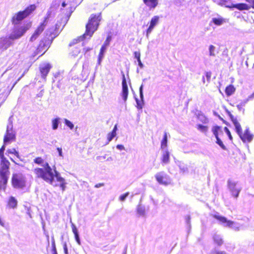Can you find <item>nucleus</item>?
<instances>
[{
  "label": "nucleus",
  "mask_w": 254,
  "mask_h": 254,
  "mask_svg": "<svg viewBox=\"0 0 254 254\" xmlns=\"http://www.w3.org/2000/svg\"><path fill=\"white\" fill-rule=\"evenodd\" d=\"M44 168H36L33 170V172L37 178H41L46 182L54 187H58V184H54L55 174L52 168L48 163L43 165Z\"/></svg>",
  "instance_id": "f257e3e1"
},
{
  "label": "nucleus",
  "mask_w": 254,
  "mask_h": 254,
  "mask_svg": "<svg viewBox=\"0 0 254 254\" xmlns=\"http://www.w3.org/2000/svg\"><path fill=\"white\" fill-rule=\"evenodd\" d=\"M101 19V13L91 14L86 25L85 33L78 38V40L82 41L84 39L86 38L87 36H89L88 39H90L94 32L97 30Z\"/></svg>",
  "instance_id": "f03ea898"
},
{
  "label": "nucleus",
  "mask_w": 254,
  "mask_h": 254,
  "mask_svg": "<svg viewBox=\"0 0 254 254\" xmlns=\"http://www.w3.org/2000/svg\"><path fill=\"white\" fill-rule=\"evenodd\" d=\"M67 19L66 17L61 18V21H58L56 24L55 28H51L47 30L45 32L46 38L49 41H52L60 33V30L62 27L63 28L66 23Z\"/></svg>",
  "instance_id": "7ed1b4c3"
},
{
  "label": "nucleus",
  "mask_w": 254,
  "mask_h": 254,
  "mask_svg": "<svg viewBox=\"0 0 254 254\" xmlns=\"http://www.w3.org/2000/svg\"><path fill=\"white\" fill-rule=\"evenodd\" d=\"M35 9L36 6L34 4H32L28 6L24 10L18 12L13 16L12 24L14 25L18 24L21 21L30 15Z\"/></svg>",
  "instance_id": "20e7f679"
},
{
  "label": "nucleus",
  "mask_w": 254,
  "mask_h": 254,
  "mask_svg": "<svg viewBox=\"0 0 254 254\" xmlns=\"http://www.w3.org/2000/svg\"><path fill=\"white\" fill-rule=\"evenodd\" d=\"M12 184L14 188L23 189L26 186V178L22 174H15L12 178Z\"/></svg>",
  "instance_id": "39448f33"
},
{
  "label": "nucleus",
  "mask_w": 254,
  "mask_h": 254,
  "mask_svg": "<svg viewBox=\"0 0 254 254\" xmlns=\"http://www.w3.org/2000/svg\"><path fill=\"white\" fill-rule=\"evenodd\" d=\"M213 217L217 219L225 227H228L232 228L235 231H239L240 230V226L234 221L228 220L225 217L218 215H214Z\"/></svg>",
  "instance_id": "423d86ee"
},
{
  "label": "nucleus",
  "mask_w": 254,
  "mask_h": 254,
  "mask_svg": "<svg viewBox=\"0 0 254 254\" xmlns=\"http://www.w3.org/2000/svg\"><path fill=\"white\" fill-rule=\"evenodd\" d=\"M31 24H27L25 26L17 27L15 26L13 31L10 35V38L12 40L20 38L29 29Z\"/></svg>",
  "instance_id": "0eeeda50"
},
{
  "label": "nucleus",
  "mask_w": 254,
  "mask_h": 254,
  "mask_svg": "<svg viewBox=\"0 0 254 254\" xmlns=\"http://www.w3.org/2000/svg\"><path fill=\"white\" fill-rule=\"evenodd\" d=\"M51 12L50 10H49L47 12V15L46 17L45 18V20L43 21V22H42L40 24V25L37 28L35 32L31 37L30 39V41L31 42L34 41L38 37L40 34L43 31L44 29H45L47 25L48 19H49L51 15Z\"/></svg>",
  "instance_id": "6e6552de"
},
{
  "label": "nucleus",
  "mask_w": 254,
  "mask_h": 254,
  "mask_svg": "<svg viewBox=\"0 0 254 254\" xmlns=\"http://www.w3.org/2000/svg\"><path fill=\"white\" fill-rule=\"evenodd\" d=\"M227 184L232 195L237 198L242 190V188L238 185L237 182L230 180L228 181Z\"/></svg>",
  "instance_id": "1a4fd4ad"
},
{
  "label": "nucleus",
  "mask_w": 254,
  "mask_h": 254,
  "mask_svg": "<svg viewBox=\"0 0 254 254\" xmlns=\"http://www.w3.org/2000/svg\"><path fill=\"white\" fill-rule=\"evenodd\" d=\"M9 123L7 126L6 134L4 137L3 141L4 144H6L10 141L14 140L15 139V132L13 130L12 123L11 121H10V119H9Z\"/></svg>",
  "instance_id": "9d476101"
},
{
  "label": "nucleus",
  "mask_w": 254,
  "mask_h": 254,
  "mask_svg": "<svg viewBox=\"0 0 254 254\" xmlns=\"http://www.w3.org/2000/svg\"><path fill=\"white\" fill-rule=\"evenodd\" d=\"M155 177L157 181L161 185H167L170 183L168 176L163 172L157 173Z\"/></svg>",
  "instance_id": "9b49d317"
},
{
  "label": "nucleus",
  "mask_w": 254,
  "mask_h": 254,
  "mask_svg": "<svg viewBox=\"0 0 254 254\" xmlns=\"http://www.w3.org/2000/svg\"><path fill=\"white\" fill-rule=\"evenodd\" d=\"M13 40L8 37L0 38V50L5 51L12 44Z\"/></svg>",
  "instance_id": "f8f14e48"
},
{
  "label": "nucleus",
  "mask_w": 254,
  "mask_h": 254,
  "mask_svg": "<svg viewBox=\"0 0 254 254\" xmlns=\"http://www.w3.org/2000/svg\"><path fill=\"white\" fill-rule=\"evenodd\" d=\"M0 174H4L9 176V166L10 165L9 162L6 159L1 158Z\"/></svg>",
  "instance_id": "ddd939ff"
},
{
  "label": "nucleus",
  "mask_w": 254,
  "mask_h": 254,
  "mask_svg": "<svg viewBox=\"0 0 254 254\" xmlns=\"http://www.w3.org/2000/svg\"><path fill=\"white\" fill-rule=\"evenodd\" d=\"M54 171L55 173V178L56 179L57 181L59 182L60 183L59 184L55 183L54 182V184H58V186L60 187L63 191H64L66 188V184L65 179L61 177L60 173L59 172H58L56 169H54Z\"/></svg>",
  "instance_id": "4468645a"
},
{
  "label": "nucleus",
  "mask_w": 254,
  "mask_h": 254,
  "mask_svg": "<svg viewBox=\"0 0 254 254\" xmlns=\"http://www.w3.org/2000/svg\"><path fill=\"white\" fill-rule=\"evenodd\" d=\"M159 17L158 16H153L150 21V25L146 30V37L148 38L149 34L152 32L154 27L158 24Z\"/></svg>",
  "instance_id": "2eb2a0df"
},
{
  "label": "nucleus",
  "mask_w": 254,
  "mask_h": 254,
  "mask_svg": "<svg viewBox=\"0 0 254 254\" xmlns=\"http://www.w3.org/2000/svg\"><path fill=\"white\" fill-rule=\"evenodd\" d=\"M128 94V87L127 85L126 82V80L125 77V75H123V79L122 81V91L121 93V96L124 101V102L126 103Z\"/></svg>",
  "instance_id": "dca6fc26"
},
{
  "label": "nucleus",
  "mask_w": 254,
  "mask_h": 254,
  "mask_svg": "<svg viewBox=\"0 0 254 254\" xmlns=\"http://www.w3.org/2000/svg\"><path fill=\"white\" fill-rule=\"evenodd\" d=\"M143 84H142L139 87V96L140 98V101H139L137 98L135 99V101L137 104V108L139 110H141L142 109L143 106L144 104V96L143 94Z\"/></svg>",
  "instance_id": "f3484780"
},
{
  "label": "nucleus",
  "mask_w": 254,
  "mask_h": 254,
  "mask_svg": "<svg viewBox=\"0 0 254 254\" xmlns=\"http://www.w3.org/2000/svg\"><path fill=\"white\" fill-rule=\"evenodd\" d=\"M51 68V65L49 64H44L40 65V70L43 78H46Z\"/></svg>",
  "instance_id": "a211bd4d"
},
{
  "label": "nucleus",
  "mask_w": 254,
  "mask_h": 254,
  "mask_svg": "<svg viewBox=\"0 0 254 254\" xmlns=\"http://www.w3.org/2000/svg\"><path fill=\"white\" fill-rule=\"evenodd\" d=\"M239 135L243 142L248 141L250 142L253 139V135L250 133L249 128L246 129L244 134H242V132Z\"/></svg>",
  "instance_id": "6ab92c4d"
},
{
  "label": "nucleus",
  "mask_w": 254,
  "mask_h": 254,
  "mask_svg": "<svg viewBox=\"0 0 254 254\" xmlns=\"http://www.w3.org/2000/svg\"><path fill=\"white\" fill-rule=\"evenodd\" d=\"M8 176L6 175L0 174V190H5Z\"/></svg>",
  "instance_id": "aec40b11"
},
{
  "label": "nucleus",
  "mask_w": 254,
  "mask_h": 254,
  "mask_svg": "<svg viewBox=\"0 0 254 254\" xmlns=\"http://www.w3.org/2000/svg\"><path fill=\"white\" fill-rule=\"evenodd\" d=\"M211 22L217 26H221L224 23H226L227 20L221 16L218 15L217 17H213L212 18Z\"/></svg>",
  "instance_id": "412c9836"
},
{
  "label": "nucleus",
  "mask_w": 254,
  "mask_h": 254,
  "mask_svg": "<svg viewBox=\"0 0 254 254\" xmlns=\"http://www.w3.org/2000/svg\"><path fill=\"white\" fill-rule=\"evenodd\" d=\"M226 7L229 8H236L240 10H248L250 8V6L245 3L232 4L231 5H226Z\"/></svg>",
  "instance_id": "4be33fe9"
},
{
  "label": "nucleus",
  "mask_w": 254,
  "mask_h": 254,
  "mask_svg": "<svg viewBox=\"0 0 254 254\" xmlns=\"http://www.w3.org/2000/svg\"><path fill=\"white\" fill-rule=\"evenodd\" d=\"M162 162L163 164H167L170 162V153L167 149L163 150Z\"/></svg>",
  "instance_id": "5701e85b"
},
{
  "label": "nucleus",
  "mask_w": 254,
  "mask_h": 254,
  "mask_svg": "<svg viewBox=\"0 0 254 254\" xmlns=\"http://www.w3.org/2000/svg\"><path fill=\"white\" fill-rule=\"evenodd\" d=\"M143 2L150 9L155 8L158 5V0H143Z\"/></svg>",
  "instance_id": "b1692460"
},
{
  "label": "nucleus",
  "mask_w": 254,
  "mask_h": 254,
  "mask_svg": "<svg viewBox=\"0 0 254 254\" xmlns=\"http://www.w3.org/2000/svg\"><path fill=\"white\" fill-rule=\"evenodd\" d=\"M117 129H118L117 125H116L114 126V128H113V130L112 131V132H109L107 135L108 141L106 143V144H108L116 136V135H117L116 132H117Z\"/></svg>",
  "instance_id": "393cba45"
},
{
  "label": "nucleus",
  "mask_w": 254,
  "mask_h": 254,
  "mask_svg": "<svg viewBox=\"0 0 254 254\" xmlns=\"http://www.w3.org/2000/svg\"><path fill=\"white\" fill-rule=\"evenodd\" d=\"M106 50V47L105 45H103L100 51V53L98 56V64L100 65L101 62L102 61V59L104 58V53Z\"/></svg>",
  "instance_id": "a878e982"
},
{
  "label": "nucleus",
  "mask_w": 254,
  "mask_h": 254,
  "mask_svg": "<svg viewBox=\"0 0 254 254\" xmlns=\"http://www.w3.org/2000/svg\"><path fill=\"white\" fill-rule=\"evenodd\" d=\"M60 118H56L52 120V127L53 130H56L58 129L59 125L60 123Z\"/></svg>",
  "instance_id": "bb28decb"
},
{
  "label": "nucleus",
  "mask_w": 254,
  "mask_h": 254,
  "mask_svg": "<svg viewBox=\"0 0 254 254\" xmlns=\"http://www.w3.org/2000/svg\"><path fill=\"white\" fill-rule=\"evenodd\" d=\"M236 90L235 88L232 85H230L226 88L225 93L228 96L232 95Z\"/></svg>",
  "instance_id": "cd10ccee"
},
{
  "label": "nucleus",
  "mask_w": 254,
  "mask_h": 254,
  "mask_svg": "<svg viewBox=\"0 0 254 254\" xmlns=\"http://www.w3.org/2000/svg\"><path fill=\"white\" fill-rule=\"evenodd\" d=\"M167 146V132L164 133V135L163 136V138L161 141V148L162 150L167 149L166 147Z\"/></svg>",
  "instance_id": "c85d7f7f"
},
{
  "label": "nucleus",
  "mask_w": 254,
  "mask_h": 254,
  "mask_svg": "<svg viewBox=\"0 0 254 254\" xmlns=\"http://www.w3.org/2000/svg\"><path fill=\"white\" fill-rule=\"evenodd\" d=\"M137 213L139 216H144L145 215V207L139 204L137 207Z\"/></svg>",
  "instance_id": "c756f323"
},
{
  "label": "nucleus",
  "mask_w": 254,
  "mask_h": 254,
  "mask_svg": "<svg viewBox=\"0 0 254 254\" xmlns=\"http://www.w3.org/2000/svg\"><path fill=\"white\" fill-rule=\"evenodd\" d=\"M232 122L235 126L236 132H237V133L238 134H240L242 131V127H241V126L240 123L238 122V121H237V119L234 120V121H233Z\"/></svg>",
  "instance_id": "7c9ffc66"
},
{
  "label": "nucleus",
  "mask_w": 254,
  "mask_h": 254,
  "mask_svg": "<svg viewBox=\"0 0 254 254\" xmlns=\"http://www.w3.org/2000/svg\"><path fill=\"white\" fill-rule=\"evenodd\" d=\"M213 240L218 246H221L223 243V241L219 235L215 234L213 236Z\"/></svg>",
  "instance_id": "2f4dec72"
},
{
  "label": "nucleus",
  "mask_w": 254,
  "mask_h": 254,
  "mask_svg": "<svg viewBox=\"0 0 254 254\" xmlns=\"http://www.w3.org/2000/svg\"><path fill=\"white\" fill-rule=\"evenodd\" d=\"M17 204V201L16 199L13 196H11L9 198V201H8V205L9 207L11 208H15L16 207Z\"/></svg>",
  "instance_id": "473e14b6"
},
{
  "label": "nucleus",
  "mask_w": 254,
  "mask_h": 254,
  "mask_svg": "<svg viewBox=\"0 0 254 254\" xmlns=\"http://www.w3.org/2000/svg\"><path fill=\"white\" fill-rule=\"evenodd\" d=\"M216 48L213 45H210L209 47V55L212 57H215L216 56L215 53Z\"/></svg>",
  "instance_id": "72a5a7b5"
},
{
  "label": "nucleus",
  "mask_w": 254,
  "mask_h": 254,
  "mask_svg": "<svg viewBox=\"0 0 254 254\" xmlns=\"http://www.w3.org/2000/svg\"><path fill=\"white\" fill-rule=\"evenodd\" d=\"M220 130V127L219 126L213 127L212 128V131L215 137H218V132Z\"/></svg>",
  "instance_id": "f704fd0d"
},
{
  "label": "nucleus",
  "mask_w": 254,
  "mask_h": 254,
  "mask_svg": "<svg viewBox=\"0 0 254 254\" xmlns=\"http://www.w3.org/2000/svg\"><path fill=\"white\" fill-rule=\"evenodd\" d=\"M6 154H13L16 157H19V153L14 148L8 149L6 150Z\"/></svg>",
  "instance_id": "c9c22d12"
},
{
  "label": "nucleus",
  "mask_w": 254,
  "mask_h": 254,
  "mask_svg": "<svg viewBox=\"0 0 254 254\" xmlns=\"http://www.w3.org/2000/svg\"><path fill=\"white\" fill-rule=\"evenodd\" d=\"M64 121L65 125L69 127L70 129H72L73 128L74 125L70 121L66 119H64Z\"/></svg>",
  "instance_id": "e433bc0d"
},
{
  "label": "nucleus",
  "mask_w": 254,
  "mask_h": 254,
  "mask_svg": "<svg viewBox=\"0 0 254 254\" xmlns=\"http://www.w3.org/2000/svg\"><path fill=\"white\" fill-rule=\"evenodd\" d=\"M197 128L202 132H206L208 130V127L207 126L201 125H198Z\"/></svg>",
  "instance_id": "4c0bfd02"
},
{
  "label": "nucleus",
  "mask_w": 254,
  "mask_h": 254,
  "mask_svg": "<svg viewBox=\"0 0 254 254\" xmlns=\"http://www.w3.org/2000/svg\"><path fill=\"white\" fill-rule=\"evenodd\" d=\"M198 119L202 123L206 124L208 122V119L203 115H199L198 117Z\"/></svg>",
  "instance_id": "58836bf2"
},
{
  "label": "nucleus",
  "mask_w": 254,
  "mask_h": 254,
  "mask_svg": "<svg viewBox=\"0 0 254 254\" xmlns=\"http://www.w3.org/2000/svg\"><path fill=\"white\" fill-rule=\"evenodd\" d=\"M216 143L223 149L225 150L226 147L223 143L222 141L221 140V139L219 138V137H216Z\"/></svg>",
  "instance_id": "ea45409f"
},
{
  "label": "nucleus",
  "mask_w": 254,
  "mask_h": 254,
  "mask_svg": "<svg viewBox=\"0 0 254 254\" xmlns=\"http://www.w3.org/2000/svg\"><path fill=\"white\" fill-rule=\"evenodd\" d=\"M34 162L37 164H41L44 162V160L41 157L36 158Z\"/></svg>",
  "instance_id": "a19ab883"
},
{
  "label": "nucleus",
  "mask_w": 254,
  "mask_h": 254,
  "mask_svg": "<svg viewBox=\"0 0 254 254\" xmlns=\"http://www.w3.org/2000/svg\"><path fill=\"white\" fill-rule=\"evenodd\" d=\"M5 150V146L3 145L0 149V159L5 158L4 156V151Z\"/></svg>",
  "instance_id": "79ce46f5"
},
{
  "label": "nucleus",
  "mask_w": 254,
  "mask_h": 254,
  "mask_svg": "<svg viewBox=\"0 0 254 254\" xmlns=\"http://www.w3.org/2000/svg\"><path fill=\"white\" fill-rule=\"evenodd\" d=\"M71 228H72V232L73 233L74 235H75L76 234H78V230H77L75 225L73 223H72V224H71Z\"/></svg>",
  "instance_id": "37998d69"
},
{
  "label": "nucleus",
  "mask_w": 254,
  "mask_h": 254,
  "mask_svg": "<svg viewBox=\"0 0 254 254\" xmlns=\"http://www.w3.org/2000/svg\"><path fill=\"white\" fill-rule=\"evenodd\" d=\"M129 195V192H126V193L121 195L120 196V200L121 201H124L126 198L128 196V195Z\"/></svg>",
  "instance_id": "c03bdc74"
},
{
  "label": "nucleus",
  "mask_w": 254,
  "mask_h": 254,
  "mask_svg": "<svg viewBox=\"0 0 254 254\" xmlns=\"http://www.w3.org/2000/svg\"><path fill=\"white\" fill-rule=\"evenodd\" d=\"M211 254H227L224 251H218L216 250H214L211 251Z\"/></svg>",
  "instance_id": "a18cd8bd"
},
{
  "label": "nucleus",
  "mask_w": 254,
  "mask_h": 254,
  "mask_svg": "<svg viewBox=\"0 0 254 254\" xmlns=\"http://www.w3.org/2000/svg\"><path fill=\"white\" fill-rule=\"evenodd\" d=\"M224 130H225V132H226V133L227 134V135H228L229 139L230 140H232V136L231 134V132L229 131V129L227 127H225Z\"/></svg>",
  "instance_id": "49530a36"
},
{
  "label": "nucleus",
  "mask_w": 254,
  "mask_h": 254,
  "mask_svg": "<svg viewBox=\"0 0 254 254\" xmlns=\"http://www.w3.org/2000/svg\"><path fill=\"white\" fill-rule=\"evenodd\" d=\"M226 112L227 113L228 115L230 117L231 121L233 122L234 121V120H236L237 119L235 118L231 114L230 111H229L228 110H226Z\"/></svg>",
  "instance_id": "de8ad7c7"
},
{
  "label": "nucleus",
  "mask_w": 254,
  "mask_h": 254,
  "mask_svg": "<svg viewBox=\"0 0 254 254\" xmlns=\"http://www.w3.org/2000/svg\"><path fill=\"white\" fill-rule=\"evenodd\" d=\"M63 248L64 250V252L65 254H68L67 245L65 242H64L63 244Z\"/></svg>",
  "instance_id": "09e8293b"
},
{
  "label": "nucleus",
  "mask_w": 254,
  "mask_h": 254,
  "mask_svg": "<svg viewBox=\"0 0 254 254\" xmlns=\"http://www.w3.org/2000/svg\"><path fill=\"white\" fill-rule=\"evenodd\" d=\"M254 98V92L251 95H250L248 98L245 101V103H246L249 100H252Z\"/></svg>",
  "instance_id": "8fccbe9b"
},
{
  "label": "nucleus",
  "mask_w": 254,
  "mask_h": 254,
  "mask_svg": "<svg viewBox=\"0 0 254 254\" xmlns=\"http://www.w3.org/2000/svg\"><path fill=\"white\" fill-rule=\"evenodd\" d=\"M134 57L135 58H136L137 59V60L140 59V54L139 52H135L134 53Z\"/></svg>",
  "instance_id": "3c124183"
},
{
  "label": "nucleus",
  "mask_w": 254,
  "mask_h": 254,
  "mask_svg": "<svg viewBox=\"0 0 254 254\" xmlns=\"http://www.w3.org/2000/svg\"><path fill=\"white\" fill-rule=\"evenodd\" d=\"M75 236V240L76 241V242L77 243V244L79 245H81V242H80V239H79V235L78 234H76L75 235H74Z\"/></svg>",
  "instance_id": "603ef678"
},
{
  "label": "nucleus",
  "mask_w": 254,
  "mask_h": 254,
  "mask_svg": "<svg viewBox=\"0 0 254 254\" xmlns=\"http://www.w3.org/2000/svg\"><path fill=\"white\" fill-rule=\"evenodd\" d=\"M245 101L243 102V103H242L241 104H239L237 106V108L239 110V111H241L242 109H243V108L242 107L243 106H244L245 105Z\"/></svg>",
  "instance_id": "864d4df0"
},
{
  "label": "nucleus",
  "mask_w": 254,
  "mask_h": 254,
  "mask_svg": "<svg viewBox=\"0 0 254 254\" xmlns=\"http://www.w3.org/2000/svg\"><path fill=\"white\" fill-rule=\"evenodd\" d=\"M180 170H181V171L183 173H185L186 172H188V168L187 167H185V166H180Z\"/></svg>",
  "instance_id": "5fc2aeb1"
},
{
  "label": "nucleus",
  "mask_w": 254,
  "mask_h": 254,
  "mask_svg": "<svg viewBox=\"0 0 254 254\" xmlns=\"http://www.w3.org/2000/svg\"><path fill=\"white\" fill-rule=\"evenodd\" d=\"M117 148L119 149V150H125V147L124 145H121V144H118L116 146Z\"/></svg>",
  "instance_id": "6e6d98bb"
},
{
  "label": "nucleus",
  "mask_w": 254,
  "mask_h": 254,
  "mask_svg": "<svg viewBox=\"0 0 254 254\" xmlns=\"http://www.w3.org/2000/svg\"><path fill=\"white\" fill-rule=\"evenodd\" d=\"M58 151L59 152V156L61 157H63V153H62V149L61 148L58 147L57 148Z\"/></svg>",
  "instance_id": "4d7b16f0"
},
{
  "label": "nucleus",
  "mask_w": 254,
  "mask_h": 254,
  "mask_svg": "<svg viewBox=\"0 0 254 254\" xmlns=\"http://www.w3.org/2000/svg\"><path fill=\"white\" fill-rule=\"evenodd\" d=\"M104 186V183H99V184H96L95 186V187L96 188H100V187H103Z\"/></svg>",
  "instance_id": "13d9d810"
},
{
  "label": "nucleus",
  "mask_w": 254,
  "mask_h": 254,
  "mask_svg": "<svg viewBox=\"0 0 254 254\" xmlns=\"http://www.w3.org/2000/svg\"><path fill=\"white\" fill-rule=\"evenodd\" d=\"M137 62H138V65L139 66V67L140 68H143V64L141 63V60H140V59L138 60H137Z\"/></svg>",
  "instance_id": "bf43d9fd"
},
{
  "label": "nucleus",
  "mask_w": 254,
  "mask_h": 254,
  "mask_svg": "<svg viewBox=\"0 0 254 254\" xmlns=\"http://www.w3.org/2000/svg\"><path fill=\"white\" fill-rule=\"evenodd\" d=\"M106 158V155H104L103 156H97L96 157V159L97 160H101L102 159H105Z\"/></svg>",
  "instance_id": "052dcab7"
},
{
  "label": "nucleus",
  "mask_w": 254,
  "mask_h": 254,
  "mask_svg": "<svg viewBox=\"0 0 254 254\" xmlns=\"http://www.w3.org/2000/svg\"><path fill=\"white\" fill-rule=\"evenodd\" d=\"M52 247H53V252L55 251H57L56 248L55 243L54 241H53L52 243Z\"/></svg>",
  "instance_id": "680f3d73"
},
{
  "label": "nucleus",
  "mask_w": 254,
  "mask_h": 254,
  "mask_svg": "<svg viewBox=\"0 0 254 254\" xmlns=\"http://www.w3.org/2000/svg\"><path fill=\"white\" fill-rule=\"evenodd\" d=\"M91 50V48H86L84 49V51L85 52V53H86L87 52L90 51Z\"/></svg>",
  "instance_id": "e2e57ef3"
},
{
  "label": "nucleus",
  "mask_w": 254,
  "mask_h": 254,
  "mask_svg": "<svg viewBox=\"0 0 254 254\" xmlns=\"http://www.w3.org/2000/svg\"><path fill=\"white\" fill-rule=\"evenodd\" d=\"M67 5V4L65 1H64L62 2V7H64Z\"/></svg>",
  "instance_id": "0e129e2a"
},
{
  "label": "nucleus",
  "mask_w": 254,
  "mask_h": 254,
  "mask_svg": "<svg viewBox=\"0 0 254 254\" xmlns=\"http://www.w3.org/2000/svg\"><path fill=\"white\" fill-rule=\"evenodd\" d=\"M113 160V159L112 157H109L107 159V161H112Z\"/></svg>",
  "instance_id": "69168bd1"
},
{
  "label": "nucleus",
  "mask_w": 254,
  "mask_h": 254,
  "mask_svg": "<svg viewBox=\"0 0 254 254\" xmlns=\"http://www.w3.org/2000/svg\"><path fill=\"white\" fill-rule=\"evenodd\" d=\"M43 96L42 91H41L38 94H37V96L39 97H41Z\"/></svg>",
  "instance_id": "338daca9"
},
{
  "label": "nucleus",
  "mask_w": 254,
  "mask_h": 254,
  "mask_svg": "<svg viewBox=\"0 0 254 254\" xmlns=\"http://www.w3.org/2000/svg\"><path fill=\"white\" fill-rule=\"evenodd\" d=\"M206 77L208 79H209L210 78V74H209L208 73H207Z\"/></svg>",
  "instance_id": "774afa93"
}]
</instances>
